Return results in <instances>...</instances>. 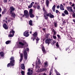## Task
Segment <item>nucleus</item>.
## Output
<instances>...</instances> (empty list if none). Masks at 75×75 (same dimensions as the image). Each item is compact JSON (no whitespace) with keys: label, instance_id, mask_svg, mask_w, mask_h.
<instances>
[{"label":"nucleus","instance_id":"nucleus-63","mask_svg":"<svg viewBox=\"0 0 75 75\" xmlns=\"http://www.w3.org/2000/svg\"><path fill=\"white\" fill-rule=\"evenodd\" d=\"M73 21H74V23H75V19H73Z\"/></svg>","mask_w":75,"mask_h":75},{"label":"nucleus","instance_id":"nucleus-58","mask_svg":"<svg viewBox=\"0 0 75 75\" xmlns=\"http://www.w3.org/2000/svg\"><path fill=\"white\" fill-rule=\"evenodd\" d=\"M56 75H60V74L59 73H57L56 74Z\"/></svg>","mask_w":75,"mask_h":75},{"label":"nucleus","instance_id":"nucleus-59","mask_svg":"<svg viewBox=\"0 0 75 75\" xmlns=\"http://www.w3.org/2000/svg\"><path fill=\"white\" fill-rule=\"evenodd\" d=\"M26 50L27 51H29V49L28 48H27Z\"/></svg>","mask_w":75,"mask_h":75},{"label":"nucleus","instance_id":"nucleus-26","mask_svg":"<svg viewBox=\"0 0 75 75\" xmlns=\"http://www.w3.org/2000/svg\"><path fill=\"white\" fill-rule=\"evenodd\" d=\"M64 13L65 14H66V15H68V11L65 10L64 11Z\"/></svg>","mask_w":75,"mask_h":75},{"label":"nucleus","instance_id":"nucleus-17","mask_svg":"<svg viewBox=\"0 0 75 75\" xmlns=\"http://www.w3.org/2000/svg\"><path fill=\"white\" fill-rule=\"evenodd\" d=\"M11 43V41L10 40H8L6 41L5 42L6 44L7 45L9 44H10Z\"/></svg>","mask_w":75,"mask_h":75},{"label":"nucleus","instance_id":"nucleus-62","mask_svg":"<svg viewBox=\"0 0 75 75\" xmlns=\"http://www.w3.org/2000/svg\"><path fill=\"white\" fill-rule=\"evenodd\" d=\"M19 1L20 2H23V0H19Z\"/></svg>","mask_w":75,"mask_h":75},{"label":"nucleus","instance_id":"nucleus-52","mask_svg":"<svg viewBox=\"0 0 75 75\" xmlns=\"http://www.w3.org/2000/svg\"><path fill=\"white\" fill-rule=\"evenodd\" d=\"M69 47H67L66 49V50L67 51V50H68V49H69Z\"/></svg>","mask_w":75,"mask_h":75},{"label":"nucleus","instance_id":"nucleus-32","mask_svg":"<svg viewBox=\"0 0 75 75\" xmlns=\"http://www.w3.org/2000/svg\"><path fill=\"white\" fill-rule=\"evenodd\" d=\"M49 17L51 18H54V15L51 13V14Z\"/></svg>","mask_w":75,"mask_h":75},{"label":"nucleus","instance_id":"nucleus-61","mask_svg":"<svg viewBox=\"0 0 75 75\" xmlns=\"http://www.w3.org/2000/svg\"><path fill=\"white\" fill-rule=\"evenodd\" d=\"M42 10H43V11H44L45 10V8H44V7H43L42 8Z\"/></svg>","mask_w":75,"mask_h":75},{"label":"nucleus","instance_id":"nucleus-41","mask_svg":"<svg viewBox=\"0 0 75 75\" xmlns=\"http://www.w3.org/2000/svg\"><path fill=\"white\" fill-rule=\"evenodd\" d=\"M21 73L22 75H24V71H22L21 72Z\"/></svg>","mask_w":75,"mask_h":75},{"label":"nucleus","instance_id":"nucleus-56","mask_svg":"<svg viewBox=\"0 0 75 75\" xmlns=\"http://www.w3.org/2000/svg\"><path fill=\"white\" fill-rule=\"evenodd\" d=\"M58 12H59V11H58V10H56V13H58Z\"/></svg>","mask_w":75,"mask_h":75},{"label":"nucleus","instance_id":"nucleus-38","mask_svg":"<svg viewBox=\"0 0 75 75\" xmlns=\"http://www.w3.org/2000/svg\"><path fill=\"white\" fill-rule=\"evenodd\" d=\"M37 38H35L36 39V41H39V40H40V39H39V38H38V36H37Z\"/></svg>","mask_w":75,"mask_h":75},{"label":"nucleus","instance_id":"nucleus-46","mask_svg":"<svg viewBox=\"0 0 75 75\" xmlns=\"http://www.w3.org/2000/svg\"><path fill=\"white\" fill-rule=\"evenodd\" d=\"M56 47H59V45H58V43L57 42L56 44Z\"/></svg>","mask_w":75,"mask_h":75},{"label":"nucleus","instance_id":"nucleus-1","mask_svg":"<svg viewBox=\"0 0 75 75\" xmlns=\"http://www.w3.org/2000/svg\"><path fill=\"white\" fill-rule=\"evenodd\" d=\"M10 63H8L7 65V67L8 68L11 67H13L14 65V64L15 63V60H14V58L13 57H11L10 59Z\"/></svg>","mask_w":75,"mask_h":75},{"label":"nucleus","instance_id":"nucleus-12","mask_svg":"<svg viewBox=\"0 0 75 75\" xmlns=\"http://www.w3.org/2000/svg\"><path fill=\"white\" fill-rule=\"evenodd\" d=\"M33 36L34 37H37L38 36V33L37 32H35L33 35Z\"/></svg>","mask_w":75,"mask_h":75},{"label":"nucleus","instance_id":"nucleus-50","mask_svg":"<svg viewBox=\"0 0 75 75\" xmlns=\"http://www.w3.org/2000/svg\"><path fill=\"white\" fill-rule=\"evenodd\" d=\"M53 38H54V39H56V37L55 36H54V35H53Z\"/></svg>","mask_w":75,"mask_h":75},{"label":"nucleus","instance_id":"nucleus-23","mask_svg":"<svg viewBox=\"0 0 75 75\" xmlns=\"http://www.w3.org/2000/svg\"><path fill=\"white\" fill-rule=\"evenodd\" d=\"M54 27H57L58 26V24L57 22H54Z\"/></svg>","mask_w":75,"mask_h":75},{"label":"nucleus","instance_id":"nucleus-27","mask_svg":"<svg viewBox=\"0 0 75 75\" xmlns=\"http://www.w3.org/2000/svg\"><path fill=\"white\" fill-rule=\"evenodd\" d=\"M52 31H53V33H54V34H53V35H55L57 33V32H56V31L54 29H53L52 30Z\"/></svg>","mask_w":75,"mask_h":75},{"label":"nucleus","instance_id":"nucleus-22","mask_svg":"<svg viewBox=\"0 0 75 75\" xmlns=\"http://www.w3.org/2000/svg\"><path fill=\"white\" fill-rule=\"evenodd\" d=\"M14 35V34H12L9 33V35H8V37H13Z\"/></svg>","mask_w":75,"mask_h":75},{"label":"nucleus","instance_id":"nucleus-16","mask_svg":"<svg viewBox=\"0 0 75 75\" xmlns=\"http://www.w3.org/2000/svg\"><path fill=\"white\" fill-rule=\"evenodd\" d=\"M21 67L22 69H25V67L24 64H21Z\"/></svg>","mask_w":75,"mask_h":75},{"label":"nucleus","instance_id":"nucleus-20","mask_svg":"<svg viewBox=\"0 0 75 75\" xmlns=\"http://www.w3.org/2000/svg\"><path fill=\"white\" fill-rule=\"evenodd\" d=\"M29 16L31 18H33L34 17H35V16L34 14H33V13L29 14Z\"/></svg>","mask_w":75,"mask_h":75},{"label":"nucleus","instance_id":"nucleus-57","mask_svg":"<svg viewBox=\"0 0 75 75\" xmlns=\"http://www.w3.org/2000/svg\"><path fill=\"white\" fill-rule=\"evenodd\" d=\"M71 6H72V7H74L75 6V4H72V5H71Z\"/></svg>","mask_w":75,"mask_h":75},{"label":"nucleus","instance_id":"nucleus-28","mask_svg":"<svg viewBox=\"0 0 75 75\" xmlns=\"http://www.w3.org/2000/svg\"><path fill=\"white\" fill-rule=\"evenodd\" d=\"M44 66L45 67H47L48 66V62H45L44 63Z\"/></svg>","mask_w":75,"mask_h":75},{"label":"nucleus","instance_id":"nucleus-51","mask_svg":"<svg viewBox=\"0 0 75 75\" xmlns=\"http://www.w3.org/2000/svg\"><path fill=\"white\" fill-rule=\"evenodd\" d=\"M62 16H63V17H64V16H65V15L64 13H63L62 14Z\"/></svg>","mask_w":75,"mask_h":75},{"label":"nucleus","instance_id":"nucleus-15","mask_svg":"<svg viewBox=\"0 0 75 75\" xmlns=\"http://www.w3.org/2000/svg\"><path fill=\"white\" fill-rule=\"evenodd\" d=\"M10 13L11 14V16L12 17H16V14L15 13L12 12H10Z\"/></svg>","mask_w":75,"mask_h":75},{"label":"nucleus","instance_id":"nucleus-30","mask_svg":"<svg viewBox=\"0 0 75 75\" xmlns=\"http://www.w3.org/2000/svg\"><path fill=\"white\" fill-rule=\"evenodd\" d=\"M51 13H48L47 14H46V16H47V17H50V16H51Z\"/></svg>","mask_w":75,"mask_h":75},{"label":"nucleus","instance_id":"nucleus-55","mask_svg":"<svg viewBox=\"0 0 75 75\" xmlns=\"http://www.w3.org/2000/svg\"><path fill=\"white\" fill-rule=\"evenodd\" d=\"M57 8H59V5H57L56 6Z\"/></svg>","mask_w":75,"mask_h":75},{"label":"nucleus","instance_id":"nucleus-45","mask_svg":"<svg viewBox=\"0 0 75 75\" xmlns=\"http://www.w3.org/2000/svg\"><path fill=\"white\" fill-rule=\"evenodd\" d=\"M40 72H42L43 71H44V69H43V68L42 69H41L40 70Z\"/></svg>","mask_w":75,"mask_h":75},{"label":"nucleus","instance_id":"nucleus-35","mask_svg":"<svg viewBox=\"0 0 75 75\" xmlns=\"http://www.w3.org/2000/svg\"><path fill=\"white\" fill-rule=\"evenodd\" d=\"M73 13V15H72V16L73 17V18H75V13H74V11H73V12H72Z\"/></svg>","mask_w":75,"mask_h":75},{"label":"nucleus","instance_id":"nucleus-54","mask_svg":"<svg viewBox=\"0 0 75 75\" xmlns=\"http://www.w3.org/2000/svg\"><path fill=\"white\" fill-rule=\"evenodd\" d=\"M67 52H68V53H69L71 52V50H69Z\"/></svg>","mask_w":75,"mask_h":75},{"label":"nucleus","instance_id":"nucleus-34","mask_svg":"<svg viewBox=\"0 0 75 75\" xmlns=\"http://www.w3.org/2000/svg\"><path fill=\"white\" fill-rule=\"evenodd\" d=\"M33 13V9H30L29 11V14Z\"/></svg>","mask_w":75,"mask_h":75},{"label":"nucleus","instance_id":"nucleus-8","mask_svg":"<svg viewBox=\"0 0 75 75\" xmlns=\"http://www.w3.org/2000/svg\"><path fill=\"white\" fill-rule=\"evenodd\" d=\"M40 46L42 47V50L43 52L45 54V52H46V51H45V48H44V47L42 45V44L41 45H40Z\"/></svg>","mask_w":75,"mask_h":75},{"label":"nucleus","instance_id":"nucleus-14","mask_svg":"<svg viewBox=\"0 0 75 75\" xmlns=\"http://www.w3.org/2000/svg\"><path fill=\"white\" fill-rule=\"evenodd\" d=\"M34 2H32V3L30 4V5H29L28 6V8H30L33 7V5L34 4Z\"/></svg>","mask_w":75,"mask_h":75},{"label":"nucleus","instance_id":"nucleus-10","mask_svg":"<svg viewBox=\"0 0 75 75\" xmlns=\"http://www.w3.org/2000/svg\"><path fill=\"white\" fill-rule=\"evenodd\" d=\"M23 54L21 53L20 59L19 60L20 62H22V61H23Z\"/></svg>","mask_w":75,"mask_h":75},{"label":"nucleus","instance_id":"nucleus-7","mask_svg":"<svg viewBox=\"0 0 75 75\" xmlns=\"http://www.w3.org/2000/svg\"><path fill=\"white\" fill-rule=\"evenodd\" d=\"M29 33L28 32V30H26L25 31V32L23 34V35L26 37H28L29 36V34H28Z\"/></svg>","mask_w":75,"mask_h":75},{"label":"nucleus","instance_id":"nucleus-60","mask_svg":"<svg viewBox=\"0 0 75 75\" xmlns=\"http://www.w3.org/2000/svg\"><path fill=\"white\" fill-rule=\"evenodd\" d=\"M20 16H21V17H23V14L21 13L20 14Z\"/></svg>","mask_w":75,"mask_h":75},{"label":"nucleus","instance_id":"nucleus-2","mask_svg":"<svg viewBox=\"0 0 75 75\" xmlns=\"http://www.w3.org/2000/svg\"><path fill=\"white\" fill-rule=\"evenodd\" d=\"M27 44V42L25 41V40H22L21 42H19V47L20 48H23V46L24 45Z\"/></svg>","mask_w":75,"mask_h":75},{"label":"nucleus","instance_id":"nucleus-13","mask_svg":"<svg viewBox=\"0 0 75 75\" xmlns=\"http://www.w3.org/2000/svg\"><path fill=\"white\" fill-rule=\"evenodd\" d=\"M60 8L61 10H65L64 9V6L62 4L60 5Z\"/></svg>","mask_w":75,"mask_h":75},{"label":"nucleus","instance_id":"nucleus-37","mask_svg":"<svg viewBox=\"0 0 75 75\" xmlns=\"http://www.w3.org/2000/svg\"><path fill=\"white\" fill-rule=\"evenodd\" d=\"M56 43V42L55 41H53L52 42V45H53V44H55V43Z\"/></svg>","mask_w":75,"mask_h":75},{"label":"nucleus","instance_id":"nucleus-29","mask_svg":"<svg viewBox=\"0 0 75 75\" xmlns=\"http://www.w3.org/2000/svg\"><path fill=\"white\" fill-rule=\"evenodd\" d=\"M50 35V34L48 33L45 35V37H46V38H48V37Z\"/></svg>","mask_w":75,"mask_h":75},{"label":"nucleus","instance_id":"nucleus-48","mask_svg":"<svg viewBox=\"0 0 75 75\" xmlns=\"http://www.w3.org/2000/svg\"><path fill=\"white\" fill-rule=\"evenodd\" d=\"M44 71H46L47 70V69L46 68H43Z\"/></svg>","mask_w":75,"mask_h":75},{"label":"nucleus","instance_id":"nucleus-19","mask_svg":"<svg viewBox=\"0 0 75 75\" xmlns=\"http://www.w3.org/2000/svg\"><path fill=\"white\" fill-rule=\"evenodd\" d=\"M56 6L55 5H54L52 8V10L54 12H55V7Z\"/></svg>","mask_w":75,"mask_h":75},{"label":"nucleus","instance_id":"nucleus-49","mask_svg":"<svg viewBox=\"0 0 75 75\" xmlns=\"http://www.w3.org/2000/svg\"><path fill=\"white\" fill-rule=\"evenodd\" d=\"M38 62L39 63V64H41V62H40V59H38Z\"/></svg>","mask_w":75,"mask_h":75},{"label":"nucleus","instance_id":"nucleus-24","mask_svg":"<svg viewBox=\"0 0 75 75\" xmlns=\"http://www.w3.org/2000/svg\"><path fill=\"white\" fill-rule=\"evenodd\" d=\"M0 55L1 57H4V53H3V52H0Z\"/></svg>","mask_w":75,"mask_h":75},{"label":"nucleus","instance_id":"nucleus-9","mask_svg":"<svg viewBox=\"0 0 75 75\" xmlns=\"http://www.w3.org/2000/svg\"><path fill=\"white\" fill-rule=\"evenodd\" d=\"M3 28H4L5 30H7L8 27L7 26V25L6 23H4L3 25Z\"/></svg>","mask_w":75,"mask_h":75},{"label":"nucleus","instance_id":"nucleus-21","mask_svg":"<svg viewBox=\"0 0 75 75\" xmlns=\"http://www.w3.org/2000/svg\"><path fill=\"white\" fill-rule=\"evenodd\" d=\"M7 11H6V9H4V10L2 12V14H4L6 13V12Z\"/></svg>","mask_w":75,"mask_h":75},{"label":"nucleus","instance_id":"nucleus-43","mask_svg":"<svg viewBox=\"0 0 75 75\" xmlns=\"http://www.w3.org/2000/svg\"><path fill=\"white\" fill-rule=\"evenodd\" d=\"M51 70H52V68H51V70L50 71V73L49 74V75H51V74H52V73H51Z\"/></svg>","mask_w":75,"mask_h":75},{"label":"nucleus","instance_id":"nucleus-11","mask_svg":"<svg viewBox=\"0 0 75 75\" xmlns=\"http://www.w3.org/2000/svg\"><path fill=\"white\" fill-rule=\"evenodd\" d=\"M10 8L11 10L10 13H12L13 11H14L15 10V8H14L13 6L10 7Z\"/></svg>","mask_w":75,"mask_h":75},{"label":"nucleus","instance_id":"nucleus-44","mask_svg":"<svg viewBox=\"0 0 75 75\" xmlns=\"http://www.w3.org/2000/svg\"><path fill=\"white\" fill-rule=\"evenodd\" d=\"M4 3H7V0H4Z\"/></svg>","mask_w":75,"mask_h":75},{"label":"nucleus","instance_id":"nucleus-47","mask_svg":"<svg viewBox=\"0 0 75 75\" xmlns=\"http://www.w3.org/2000/svg\"><path fill=\"white\" fill-rule=\"evenodd\" d=\"M44 13L45 14H46L47 13V11L46 10H45V11H43Z\"/></svg>","mask_w":75,"mask_h":75},{"label":"nucleus","instance_id":"nucleus-36","mask_svg":"<svg viewBox=\"0 0 75 75\" xmlns=\"http://www.w3.org/2000/svg\"><path fill=\"white\" fill-rule=\"evenodd\" d=\"M37 9L40 10V6L39 5H38L37 6Z\"/></svg>","mask_w":75,"mask_h":75},{"label":"nucleus","instance_id":"nucleus-3","mask_svg":"<svg viewBox=\"0 0 75 75\" xmlns=\"http://www.w3.org/2000/svg\"><path fill=\"white\" fill-rule=\"evenodd\" d=\"M24 15H23L22 16V17L23 18L24 16H25L27 18L29 17V14H28V11L27 10H25L24 12Z\"/></svg>","mask_w":75,"mask_h":75},{"label":"nucleus","instance_id":"nucleus-39","mask_svg":"<svg viewBox=\"0 0 75 75\" xmlns=\"http://www.w3.org/2000/svg\"><path fill=\"white\" fill-rule=\"evenodd\" d=\"M44 16L45 20L48 19V17L46 15H44Z\"/></svg>","mask_w":75,"mask_h":75},{"label":"nucleus","instance_id":"nucleus-53","mask_svg":"<svg viewBox=\"0 0 75 75\" xmlns=\"http://www.w3.org/2000/svg\"><path fill=\"white\" fill-rule=\"evenodd\" d=\"M55 71L56 74H57V73H58V71H57V70L56 69H55Z\"/></svg>","mask_w":75,"mask_h":75},{"label":"nucleus","instance_id":"nucleus-6","mask_svg":"<svg viewBox=\"0 0 75 75\" xmlns=\"http://www.w3.org/2000/svg\"><path fill=\"white\" fill-rule=\"evenodd\" d=\"M52 40L50 39H47L45 41V42L46 44H48V45H49L50 43H51L52 42Z\"/></svg>","mask_w":75,"mask_h":75},{"label":"nucleus","instance_id":"nucleus-18","mask_svg":"<svg viewBox=\"0 0 75 75\" xmlns=\"http://www.w3.org/2000/svg\"><path fill=\"white\" fill-rule=\"evenodd\" d=\"M9 33L12 34H14V33H15V31L13 30V29H12L11 30Z\"/></svg>","mask_w":75,"mask_h":75},{"label":"nucleus","instance_id":"nucleus-40","mask_svg":"<svg viewBox=\"0 0 75 75\" xmlns=\"http://www.w3.org/2000/svg\"><path fill=\"white\" fill-rule=\"evenodd\" d=\"M36 38L35 37H34H34H32V38H31V40L33 39V41H34V40H35V39Z\"/></svg>","mask_w":75,"mask_h":75},{"label":"nucleus","instance_id":"nucleus-42","mask_svg":"<svg viewBox=\"0 0 75 75\" xmlns=\"http://www.w3.org/2000/svg\"><path fill=\"white\" fill-rule=\"evenodd\" d=\"M57 36L58 38H59V39H61V36H60V35H59L58 34L57 35Z\"/></svg>","mask_w":75,"mask_h":75},{"label":"nucleus","instance_id":"nucleus-33","mask_svg":"<svg viewBox=\"0 0 75 75\" xmlns=\"http://www.w3.org/2000/svg\"><path fill=\"white\" fill-rule=\"evenodd\" d=\"M62 20L63 22L62 24L64 25L65 24V23H66V22H65V21L64 19H62Z\"/></svg>","mask_w":75,"mask_h":75},{"label":"nucleus","instance_id":"nucleus-31","mask_svg":"<svg viewBox=\"0 0 75 75\" xmlns=\"http://www.w3.org/2000/svg\"><path fill=\"white\" fill-rule=\"evenodd\" d=\"M46 4L47 7H48V4H49V1L47 0L46 1Z\"/></svg>","mask_w":75,"mask_h":75},{"label":"nucleus","instance_id":"nucleus-4","mask_svg":"<svg viewBox=\"0 0 75 75\" xmlns=\"http://www.w3.org/2000/svg\"><path fill=\"white\" fill-rule=\"evenodd\" d=\"M23 56L25 59V60H27V57H28V55H27V51L25 50L23 52Z\"/></svg>","mask_w":75,"mask_h":75},{"label":"nucleus","instance_id":"nucleus-25","mask_svg":"<svg viewBox=\"0 0 75 75\" xmlns=\"http://www.w3.org/2000/svg\"><path fill=\"white\" fill-rule=\"evenodd\" d=\"M33 21L31 20H30L29 22V25H33Z\"/></svg>","mask_w":75,"mask_h":75},{"label":"nucleus","instance_id":"nucleus-5","mask_svg":"<svg viewBox=\"0 0 75 75\" xmlns=\"http://www.w3.org/2000/svg\"><path fill=\"white\" fill-rule=\"evenodd\" d=\"M72 6H68L67 7V10L69 12H71L72 13H74V11H73V9H72Z\"/></svg>","mask_w":75,"mask_h":75},{"label":"nucleus","instance_id":"nucleus-64","mask_svg":"<svg viewBox=\"0 0 75 75\" xmlns=\"http://www.w3.org/2000/svg\"><path fill=\"white\" fill-rule=\"evenodd\" d=\"M43 75H47V74H46L45 73H43Z\"/></svg>","mask_w":75,"mask_h":75}]
</instances>
